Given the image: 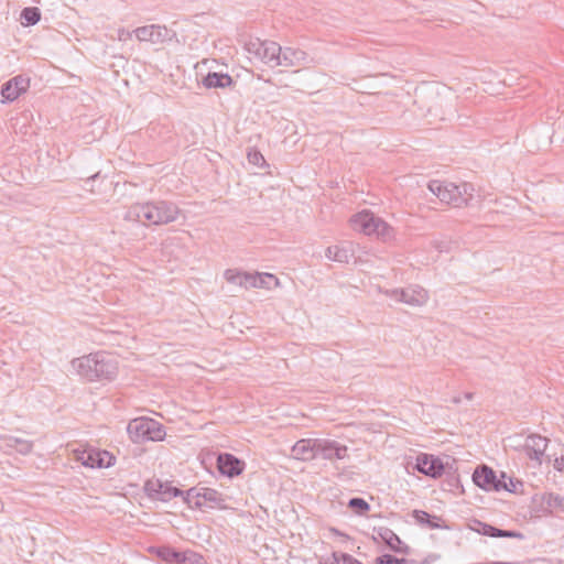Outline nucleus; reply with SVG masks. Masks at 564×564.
<instances>
[{
    "instance_id": "1",
    "label": "nucleus",
    "mask_w": 564,
    "mask_h": 564,
    "mask_svg": "<svg viewBox=\"0 0 564 564\" xmlns=\"http://www.w3.org/2000/svg\"><path fill=\"white\" fill-rule=\"evenodd\" d=\"M181 214L178 206L169 200H149L134 203L123 215L126 221L140 223L143 226H161L175 221Z\"/></svg>"
},
{
    "instance_id": "2",
    "label": "nucleus",
    "mask_w": 564,
    "mask_h": 564,
    "mask_svg": "<svg viewBox=\"0 0 564 564\" xmlns=\"http://www.w3.org/2000/svg\"><path fill=\"white\" fill-rule=\"evenodd\" d=\"M72 367L88 381H111L117 377L119 370L117 360L106 352H95L76 358L72 361Z\"/></svg>"
},
{
    "instance_id": "3",
    "label": "nucleus",
    "mask_w": 564,
    "mask_h": 564,
    "mask_svg": "<svg viewBox=\"0 0 564 564\" xmlns=\"http://www.w3.org/2000/svg\"><path fill=\"white\" fill-rule=\"evenodd\" d=\"M429 189L436 195L442 203L460 208L470 205L474 186L470 183L456 185L444 181L433 180L429 183Z\"/></svg>"
},
{
    "instance_id": "4",
    "label": "nucleus",
    "mask_w": 564,
    "mask_h": 564,
    "mask_svg": "<svg viewBox=\"0 0 564 564\" xmlns=\"http://www.w3.org/2000/svg\"><path fill=\"white\" fill-rule=\"evenodd\" d=\"M354 230L367 236H376L387 242L394 237V229L380 217L369 210H362L350 218Z\"/></svg>"
},
{
    "instance_id": "5",
    "label": "nucleus",
    "mask_w": 564,
    "mask_h": 564,
    "mask_svg": "<svg viewBox=\"0 0 564 564\" xmlns=\"http://www.w3.org/2000/svg\"><path fill=\"white\" fill-rule=\"evenodd\" d=\"M129 437L133 443L141 444L147 441H162L165 436L164 426L149 417L131 420L127 426Z\"/></svg>"
},
{
    "instance_id": "6",
    "label": "nucleus",
    "mask_w": 564,
    "mask_h": 564,
    "mask_svg": "<svg viewBox=\"0 0 564 564\" xmlns=\"http://www.w3.org/2000/svg\"><path fill=\"white\" fill-rule=\"evenodd\" d=\"M184 501L191 508H224L226 499L213 488L192 487L185 491Z\"/></svg>"
},
{
    "instance_id": "7",
    "label": "nucleus",
    "mask_w": 564,
    "mask_h": 564,
    "mask_svg": "<svg viewBox=\"0 0 564 564\" xmlns=\"http://www.w3.org/2000/svg\"><path fill=\"white\" fill-rule=\"evenodd\" d=\"M246 51L256 59L270 67H276L281 45L274 41L251 39L245 45Z\"/></svg>"
},
{
    "instance_id": "8",
    "label": "nucleus",
    "mask_w": 564,
    "mask_h": 564,
    "mask_svg": "<svg viewBox=\"0 0 564 564\" xmlns=\"http://www.w3.org/2000/svg\"><path fill=\"white\" fill-rule=\"evenodd\" d=\"M386 294L395 302L404 303L410 306H422L429 300L427 291L420 285L389 290L386 291Z\"/></svg>"
},
{
    "instance_id": "9",
    "label": "nucleus",
    "mask_w": 564,
    "mask_h": 564,
    "mask_svg": "<svg viewBox=\"0 0 564 564\" xmlns=\"http://www.w3.org/2000/svg\"><path fill=\"white\" fill-rule=\"evenodd\" d=\"M501 478L502 479H499L496 473L486 465L477 467L473 474L475 485L487 491H501L502 489H509L507 481L505 480V473H501Z\"/></svg>"
},
{
    "instance_id": "10",
    "label": "nucleus",
    "mask_w": 564,
    "mask_h": 564,
    "mask_svg": "<svg viewBox=\"0 0 564 564\" xmlns=\"http://www.w3.org/2000/svg\"><path fill=\"white\" fill-rule=\"evenodd\" d=\"M224 275H225V279L229 283L242 286L245 289L263 288L264 283H265V279L274 280L278 283V279L273 274H270V273L252 274V273H247V272L228 269L225 271Z\"/></svg>"
},
{
    "instance_id": "11",
    "label": "nucleus",
    "mask_w": 564,
    "mask_h": 564,
    "mask_svg": "<svg viewBox=\"0 0 564 564\" xmlns=\"http://www.w3.org/2000/svg\"><path fill=\"white\" fill-rule=\"evenodd\" d=\"M147 495L152 499H158L164 502L170 501L174 497L182 496L184 498L185 491L173 487L170 482H163L160 479H149L144 484Z\"/></svg>"
},
{
    "instance_id": "12",
    "label": "nucleus",
    "mask_w": 564,
    "mask_h": 564,
    "mask_svg": "<svg viewBox=\"0 0 564 564\" xmlns=\"http://www.w3.org/2000/svg\"><path fill=\"white\" fill-rule=\"evenodd\" d=\"M133 33L139 41H147L151 43H163L172 41L176 33L164 25L151 24L137 28Z\"/></svg>"
},
{
    "instance_id": "13",
    "label": "nucleus",
    "mask_w": 564,
    "mask_h": 564,
    "mask_svg": "<svg viewBox=\"0 0 564 564\" xmlns=\"http://www.w3.org/2000/svg\"><path fill=\"white\" fill-rule=\"evenodd\" d=\"M317 457L327 460L345 459L348 457V447L336 441L317 438Z\"/></svg>"
},
{
    "instance_id": "14",
    "label": "nucleus",
    "mask_w": 564,
    "mask_h": 564,
    "mask_svg": "<svg viewBox=\"0 0 564 564\" xmlns=\"http://www.w3.org/2000/svg\"><path fill=\"white\" fill-rule=\"evenodd\" d=\"M308 54L301 50L291 46L282 47L276 59V67H295L310 63Z\"/></svg>"
},
{
    "instance_id": "15",
    "label": "nucleus",
    "mask_w": 564,
    "mask_h": 564,
    "mask_svg": "<svg viewBox=\"0 0 564 564\" xmlns=\"http://www.w3.org/2000/svg\"><path fill=\"white\" fill-rule=\"evenodd\" d=\"M29 86L30 79L22 75L9 79L1 88L2 101H14L28 90Z\"/></svg>"
},
{
    "instance_id": "16",
    "label": "nucleus",
    "mask_w": 564,
    "mask_h": 564,
    "mask_svg": "<svg viewBox=\"0 0 564 564\" xmlns=\"http://www.w3.org/2000/svg\"><path fill=\"white\" fill-rule=\"evenodd\" d=\"M415 468L432 478L441 477L444 471V465L440 458L433 455L420 454L416 457Z\"/></svg>"
},
{
    "instance_id": "17",
    "label": "nucleus",
    "mask_w": 564,
    "mask_h": 564,
    "mask_svg": "<svg viewBox=\"0 0 564 564\" xmlns=\"http://www.w3.org/2000/svg\"><path fill=\"white\" fill-rule=\"evenodd\" d=\"M549 440L538 434L529 435L523 444L525 454L532 460H536L539 464L542 463V458L546 451Z\"/></svg>"
},
{
    "instance_id": "18",
    "label": "nucleus",
    "mask_w": 564,
    "mask_h": 564,
    "mask_svg": "<svg viewBox=\"0 0 564 564\" xmlns=\"http://www.w3.org/2000/svg\"><path fill=\"white\" fill-rule=\"evenodd\" d=\"M217 468L220 474L232 478L243 471L245 463L232 454L223 453L217 457Z\"/></svg>"
},
{
    "instance_id": "19",
    "label": "nucleus",
    "mask_w": 564,
    "mask_h": 564,
    "mask_svg": "<svg viewBox=\"0 0 564 564\" xmlns=\"http://www.w3.org/2000/svg\"><path fill=\"white\" fill-rule=\"evenodd\" d=\"M317 438H303L297 441L292 447V456L300 460H313L317 458L316 447Z\"/></svg>"
},
{
    "instance_id": "20",
    "label": "nucleus",
    "mask_w": 564,
    "mask_h": 564,
    "mask_svg": "<svg viewBox=\"0 0 564 564\" xmlns=\"http://www.w3.org/2000/svg\"><path fill=\"white\" fill-rule=\"evenodd\" d=\"M471 529L482 535L492 536V538L523 539V534L521 532L498 529L496 527H492V525L481 522V521H475L474 527H471Z\"/></svg>"
},
{
    "instance_id": "21",
    "label": "nucleus",
    "mask_w": 564,
    "mask_h": 564,
    "mask_svg": "<svg viewBox=\"0 0 564 564\" xmlns=\"http://www.w3.org/2000/svg\"><path fill=\"white\" fill-rule=\"evenodd\" d=\"M325 256L332 261L348 263L354 257L352 243L346 242L343 245L330 246L326 249Z\"/></svg>"
},
{
    "instance_id": "22",
    "label": "nucleus",
    "mask_w": 564,
    "mask_h": 564,
    "mask_svg": "<svg viewBox=\"0 0 564 564\" xmlns=\"http://www.w3.org/2000/svg\"><path fill=\"white\" fill-rule=\"evenodd\" d=\"M234 79L230 75L225 73H208L202 80L204 87L210 88H227L234 85Z\"/></svg>"
},
{
    "instance_id": "23",
    "label": "nucleus",
    "mask_w": 564,
    "mask_h": 564,
    "mask_svg": "<svg viewBox=\"0 0 564 564\" xmlns=\"http://www.w3.org/2000/svg\"><path fill=\"white\" fill-rule=\"evenodd\" d=\"M0 440L6 442L7 448L14 449L22 455L31 453L33 448V442L28 440L6 435H0Z\"/></svg>"
},
{
    "instance_id": "24",
    "label": "nucleus",
    "mask_w": 564,
    "mask_h": 564,
    "mask_svg": "<svg viewBox=\"0 0 564 564\" xmlns=\"http://www.w3.org/2000/svg\"><path fill=\"white\" fill-rule=\"evenodd\" d=\"M154 550H155L156 555L162 561H164V562H166L169 564H172V563L182 564L187 558L185 553L177 552V551H175L174 549H172L170 546H160V547H156Z\"/></svg>"
},
{
    "instance_id": "25",
    "label": "nucleus",
    "mask_w": 564,
    "mask_h": 564,
    "mask_svg": "<svg viewBox=\"0 0 564 564\" xmlns=\"http://www.w3.org/2000/svg\"><path fill=\"white\" fill-rule=\"evenodd\" d=\"M378 535L392 551H395V552L402 551L400 547V545L402 544V541L391 529L380 528L378 530Z\"/></svg>"
},
{
    "instance_id": "26",
    "label": "nucleus",
    "mask_w": 564,
    "mask_h": 564,
    "mask_svg": "<svg viewBox=\"0 0 564 564\" xmlns=\"http://www.w3.org/2000/svg\"><path fill=\"white\" fill-rule=\"evenodd\" d=\"M414 520L421 524V525H425L429 529H438V528H442L443 525H441L438 523V521L441 520L440 518L437 517H432L430 513H427L426 511H423V510H414L413 513H412Z\"/></svg>"
},
{
    "instance_id": "27",
    "label": "nucleus",
    "mask_w": 564,
    "mask_h": 564,
    "mask_svg": "<svg viewBox=\"0 0 564 564\" xmlns=\"http://www.w3.org/2000/svg\"><path fill=\"white\" fill-rule=\"evenodd\" d=\"M21 23L24 26L36 24L41 19V12L36 7L24 8L21 12Z\"/></svg>"
},
{
    "instance_id": "28",
    "label": "nucleus",
    "mask_w": 564,
    "mask_h": 564,
    "mask_svg": "<svg viewBox=\"0 0 564 564\" xmlns=\"http://www.w3.org/2000/svg\"><path fill=\"white\" fill-rule=\"evenodd\" d=\"M95 456L97 457L95 465H97L98 468H108L112 466L116 460L115 456L107 451H96Z\"/></svg>"
},
{
    "instance_id": "29",
    "label": "nucleus",
    "mask_w": 564,
    "mask_h": 564,
    "mask_svg": "<svg viewBox=\"0 0 564 564\" xmlns=\"http://www.w3.org/2000/svg\"><path fill=\"white\" fill-rule=\"evenodd\" d=\"M348 507L354 509L358 514H364L370 509L369 503L362 498H351L348 502Z\"/></svg>"
},
{
    "instance_id": "30",
    "label": "nucleus",
    "mask_w": 564,
    "mask_h": 564,
    "mask_svg": "<svg viewBox=\"0 0 564 564\" xmlns=\"http://www.w3.org/2000/svg\"><path fill=\"white\" fill-rule=\"evenodd\" d=\"M332 564H361L358 560L346 553H333Z\"/></svg>"
},
{
    "instance_id": "31",
    "label": "nucleus",
    "mask_w": 564,
    "mask_h": 564,
    "mask_svg": "<svg viewBox=\"0 0 564 564\" xmlns=\"http://www.w3.org/2000/svg\"><path fill=\"white\" fill-rule=\"evenodd\" d=\"M375 564H408V560L398 558L391 554H383L376 558Z\"/></svg>"
},
{
    "instance_id": "32",
    "label": "nucleus",
    "mask_w": 564,
    "mask_h": 564,
    "mask_svg": "<svg viewBox=\"0 0 564 564\" xmlns=\"http://www.w3.org/2000/svg\"><path fill=\"white\" fill-rule=\"evenodd\" d=\"M248 160L250 163H252L254 165H261L262 163H264L263 155L258 151L249 152Z\"/></svg>"
},
{
    "instance_id": "33",
    "label": "nucleus",
    "mask_w": 564,
    "mask_h": 564,
    "mask_svg": "<svg viewBox=\"0 0 564 564\" xmlns=\"http://www.w3.org/2000/svg\"><path fill=\"white\" fill-rule=\"evenodd\" d=\"M433 247L438 251V252H448L449 249H451V241H446V240H435L433 241Z\"/></svg>"
},
{
    "instance_id": "34",
    "label": "nucleus",
    "mask_w": 564,
    "mask_h": 564,
    "mask_svg": "<svg viewBox=\"0 0 564 564\" xmlns=\"http://www.w3.org/2000/svg\"><path fill=\"white\" fill-rule=\"evenodd\" d=\"M95 452H96V451H94V452H89V453L87 454V457H86V458H84V457L82 458V459H83V464H84L85 466H88V467H91V468L97 467V465H95V462L97 460V457L95 456Z\"/></svg>"
},
{
    "instance_id": "35",
    "label": "nucleus",
    "mask_w": 564,
    "mask_h": 564,
    "mask_svg": "<svg viewBox=\"0 0 564 564\" xmlns=\"http://www.w3.org/2000/svg\"><path fill=\"white\" fill-rule=\"evenodd\" d=\"M132 37V33L124 30V29H118L117 31V39L121 42H126Z\"/></svg>"
},
{
    "instance_id": "36",
    "label": "nucleus",
    "mask_w": 564,
    "mask_h": 564,
    "mask_svg": "<svg viewBox=\"0 0 564 564\" xmlns=\"http://www.w3.org/2000/svg\"><path fill=\"white\" fill-rule=\"evenodd\" d=\"M441 558V556L438 554H435V553H432V554H429L427 556H425L421 564H432L436 561H438Z\"/></svg>"
},
{
    "instance_id": "37",
    "label": "nucleus",
    "mask_w": 564,
    "mask_h": 564,
    "mask_svg": "<svg viewBox=\"0 0 564 564\" xmlns=\"http://www.w3.org/2000/svg\"><path fill=\"white\" fill-rule=\"evenodd\" d=\"M517 485H521L520 481H513L512 478H509V481L507 482V486L509 489H505L506 491H509V492H517L518 488H517Z\"/></svg>"
},
{
    "instance_id": "38",
    "label": "nucleus",
    "mask_w": 564,
    "mask_h": 564,
    "mask_svg": "<svg viewBox=\"0 0 564 564\" xmlns=\"http://www.w3.org/2000/svg\"><path fill=\"white\" fill-rule=\"evenodd\" d=\"M554 468L558 471H564V456L554 460Z\"/></svg>"
},
{
    "instance_id": "39",
    "label": "nucleus",
    "mask_w": 564,
    "mask_h": 564,
    "mask_svg": "<svg viewBox=\"0 0 564 564\" xmlns=\"http://www.w3.org/2000/svg\"><path fill=\"white\" fill-rule=\"evenodd\" d=\"M98 177H99V172H97V173H95V174H93V175L88 176V177L86 178V183H88V182H90V181H95V180H97Z\"/></svg>"
},
{
    "instance_id": "40",
    "label": "nucleus",
    "mask_w": 564,
    "mask_h": 564,
    "mask_svg": "<svg viewBox=\"0 0 564 564\" xmlns=\"http://www.w3.org/2000/svg\"><path fill=\"white\" fill-rule=\"evenodd\" d=\"M465 398H466L467 400H471V399H473V393H471V392H467V393H465Z\"/></svg>"
},
{
    "instance_id": "41",
    "label": "nucleus",
    "mask_w": 564,
    "mask_h": 564,
    "mask_svg": "<svg viewBox=\"0 0 564 564\" xmlns=\"http://www.w3.org/2000/svg\"><path fill=\"white\" fill-rule=\"evenodd\" d=\"M459 401H460V400H459L458 398H455V399H454V402H455V403H458Z\"/></svg>"
}]
</instances>
